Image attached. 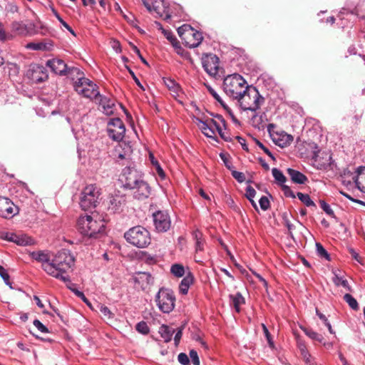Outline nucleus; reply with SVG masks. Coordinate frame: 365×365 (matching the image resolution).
Instances as JSON below:
<instances>
[{
  "mask_svg": "<svg viewBox=\"0 0 365 365\" xmlns=\"http://www.w3.org/2000/svg\"><path fill=\"white\" fill-rule=\"evenodd\" d=\"M120 180L125 188L133 190L134 198L142 200L150 196L151 188L143 180V173L136 168L125 167L122 171Z\"/></svg>",
  "mask_w": 365,
  "mask_h": 365,
  "instance_id": "1",
  "label": "nucleus"
},
{
  "mask_svg": "<svg viewBox=\"0 0 365 365\" xmlns=\"http://www.w3.org/2000/svg\"><path fill=\"white\" fill-rule=\"evenodd\" d=\"M74 264V257L68 250L58 251L51 259V264H46L45 272L50 276L61 279L63 282L71 283L66 274Z\"/></svg>",
  "mask_w": 365,
  "mask_h": 365,
  "instance_id": "2",
  "label": "nucleus"
},
{
  "mask_svg": "<svg viewBox=\"0 0 365 365\" xmlns=\"http://www.w3.org/2000/svg\"><path fill=\"white\" fill-rule=\"evenodd\" d=\"M105 221L98 215H85L79 217L77 227L79 232L89 238H97L105 230Z\"/></svg>",
  "mask_w": 365,
  "mask_h": 365,
  "instance_id": "3",
  "label": "nucleus"
},
{
  "mask_svg": "<svg viewBox=\"0 0 365 365\" xmlns=\"http://www.w3.org/2000/svg\"><path fill=\"white\" fill-rule=\"evenodd\" d=\"M245 92H242L236 99L240 108L243 110L256 111L264 103V98L262 96L256 87L248 85L245 88Z\"/></svg>",
  "mask_w": 365,
  "mask_h": 365,
  "instance_id": "4",
  "label": "nucleus"
},
{
  "mask_svg": "<svg viewBox=\"0 0 365 365\" xmlns=\"http://www.w3.org/2000/svg\"><path fill=\"white\" fill-rule=\"evenodd\" d=\"M124 237L129 244L138 248L146 247L151 242L149 231L140 225L130 228L124 233Z\"/></svg>",
  "mask_w": 365,
  "mask_h": 365,
  "instance_id": "5",
  "label": "nucleus"
},
{
  "mask_svg": "<svg viewBox=\"0 0 365 365\" xmlns=\"http://www.w3.org/2000/svg\"><path fill=\"white\" fill-rule=\"evenodd\" d=\"M248 84L244 78L238 73L227 76L223 81V88L225 93L233 99H237Z\"/></svg>",
  "mask_w": 365,
  "mask_h": 365,
  "instance_id": "6",
  "label": "nucleus"
},
{
  "mask_svg": "<svg viewBox=\"0 0 365 365\" xmlns=\"http://www.w3.org/2000/svg\"><path fill=\"white\" fill-rule=\"evenodd\" d=\"M178 34L184 44L189 48H196L202 42V33L194 29L190 25L183 24L178 29Z\"/></svg>",
  "mask_w": 365,
  "mask_h": 365,
  "instance_id": "7",
  "label": "nucleus"
},
{
  "mask_svg": "<svg viewBox=\"0 0 365 365\" xmlns=\"http://www.w3.org/2000/svg\"><path fill=\"white\" fill-rule=\"evenodd\" d=\"M100 195V188L96 185H87L81 194L79 202L81 207L84 210L95 208L98 202Z\"/></svg>",
  "mask_w": 365,
  "mask_h": 365,
  "instance_id": "8",
  "label": "nucleus"
},
{
  "mask_svg": "<svg viewBox=\"0 0 365 365\" xmlns=\"http://www.w3.org/2000/svg\"><path fill=\"white\" fill-rule=\"evenodd\" d=\"M175 296L173 290L162 287L155 296V302L159 309L166 314L171 312L175 305Z\"/></svg>",
  "mask_w": 365,
  "mask_h": 365,
  "instance_id": "9",
  "label": "nucleus"
},
{
  "mask_svg": "<svg viewBox=\"0 0 365 365\" xmlns=\"http://www.w3.org/2000/svg\"><path fill=\"white\" fill-rule=\"evenodd\" d=\"M75 91L88 98H95L99 96L98 86L85 77H79L73 84Z\"/></svg>",
  "mask_w": 365,
  "mask_h": 365,
  "instance_id": "10",
  "label": "nucleus"
},
{
  "mask_svg": "<svg viewBox=\"0 0 365 365\" xmlns=\"http://www.w3.org/2000/svg\"><path fill=\"white\" fill-rule=\"evenodd\" d=\"M107 131L112 140L120 142L125 136V127L120 118H115L109 120Z\"/></svg>",
  "mask_w": 365,
  "mask_h": 365,
  "instance_id": "11",
  "label": "nucleus"
},
{
  "mask_svg": "<svg viewBox=\"0 0 365 365\" xmlns=\"http://www.w3.org/2000/svg\"><path fill=\"white\" fill-rule=\"evenodd\" d=\"M154 225L159 232H165L171 226L170 217L166 211L158 210L153 214Z\"/></svg>",
  "mask_w": 365,
  "mask_h": 365,
  "instance_id": "12",
  "label": "nucleus"
},
{
  "mask_svg": "<svg viewBox=\"0 0 365 365\" xmlns=\"http://www.w3.org/2000/svg\"><path fill=\"white\" fill-rule=\"evenodd\" d=\"M202 67L211 76H215L218 73L220 68L219 58L212 53L206 54L202 58Z\"/></svg>",
  "mask_w": 365,
  "mask_h": 365,
  "instance_id": "13",
  "label": "nucleus"
},
{
  "mask_svg": "<svg viewBox=\"0 0 365 365\" xmlns=\"http://www.w3.org/2000/svg\"><path fill=\"white\" fill-rule=\"evenodd\" d=\"M126 195L119 191L109 198L108 210L113 213L121 212L126 205Z\"/></svg>",
  "mask_w": 365,
  "mask_h": 365,
  "instance_id": "14",
  "label": "nucleus"
},
{
  "mask_svg": "<svg viewBox=\"0 0 365 365\" xmlns=\"http://www.w3.org/2000/svg\"><path fill=\"white\" fill-rule=\"evenodd\" d=\"M26 76L34 83H41L47 80V70L43 66L34 65L27 71Z\"/></svg>",
  "mask_w": 365,
  "mask_h": 365,
  "instance_id": "15",
  "label": "nucleus"
},
{
  "mask_svg": "<svg viewBox=\"0 0 365 365\" xmlns=\"http://www.w3.org/2000/svg\"><path fill=\"white\" fill-rule=\"evenodd\" d=\"M15 205L9 198L0 197V217L11 218L17 212Z\"/></svg>",
  "mask_w": 365,
  "mask_h": 365,
  "instance_id": "16",
  "label": "nucleus"
},
{
  "mask_svg": "<svg viewBox=\"0 0 365 365\" xmlns=\"http://www.w3.org/2000/svg\"><path fill=\"white\" fill-rule=\"evenodd\" d=\"M46 66L56 74L66 76L67 65L60 58H53L46 62Z\"/></svg>",
  "mask_w": 365,
  "mask_h": 365,
  "instance_id": "17",
  "label": "nucleus"
},
{
  "mask_svg": "<svg viewBox=\"0 0 365 365\" xmlns=\"http://www.w3.org/2000/svg\"><path fill=\"white\" fill-rule=\"evenodd\" d=\"M5 240L13 242L18 245L26 246L32 243L33 240L26 235H16L14 233L6 232L3 237Z\"/></svg>",
  "mask_w": 365,
  "mask_h": 365,
  "instance_id": "18",
  "label": "nucleus"
},
{
  "mask_svg": "<svg viewBox=\"0 0 365 365\" xmlns=\"http://www.w3.org/2000/svg\"><path fill=\"white\" fill-rule=\"evenodd\" d=\"M134 282L136 284L145 290L153 283V277L148 272H138L134 277Z\"/></svg>",
  "mask_w": 365,
  "mask_h": 365,
  "instance_id": "19",
  "label": "nucleus"
},
{
  "mask_svg": "<svg viewBox=\"0 0 365 365\" xmlns=\"http://www.w3.org/2000/svg\"><path fill=\"white\" fill-rule=\"evenodd\" d=\"M293 140V136L284 131L276 132L275 135H273L272 138L273 142L281 148L289 145L292 143Z\"/></svg>",
  "mask_w": 365,
  "mask_h": 365,
  "instance_id": "20",
  "label": "nucleus"
},
{
  "mask_svg": "<svg viewBox=\"0 0 365 365\" xmlns=\"http://www.w3.org/2000/svg\"><path fill=\"white\" fill-rule=\"evenodd\" d=\"M145 6L150 11H153L158 16L162 17L165 11V2L164 0H151L150 4L143 1Z\"/></svg>",
  "mask_w": 365,
  "mask_h": 365,
  "instance_id": "21",
  "label": "nucleus"
},
{
  "mask_svg": "<svg viewBox=\"0 0 365 365\" xmlns=\"http://www.w3.org/2000/svg\"><path fill=\"white\" fill-rule=\"evenodd\" d=\"M29 255L33 259L41 263V267L44 271L46 269V264H51V257L49 253L46 251H34L30 252Z\"/></svg>",
  "mask_w": 365,
  "mask_h": 365,
  "instance_id": "22",
  "label": "nucleus"
},
{
  "mask_svg": "<svg viewBox=\"0 0 365 365\" xmlns=\"http://www.w3.org/2000/svg\"><path fill=\"white\" fill-rule=\"evenodd\" d=\"M96 100L98 102L99 105L103 108V112L109 115L113 113V107L115 106L114 101L109 98L107 96H99L96 98Z\"/></svg>",
  "mask_w": 365,
  "mask_h": 365,
  "instance_id": "23",
  "label": "nucleus"
},
{
  "mask_svg": "<svg viewBox=\"0 0 365 365\" xmlns=\"http://www.w3.org/2000/svg\"><path fill=\"white\" fill-rule=\"evenodd\" d=\"M356 175L352 177V180L356 187L365 193V167L360 166L356 169Z\"/></svg>",
  "mask_w": 365,
  "mask_h": 365,
  "instance_id": "24",
  "label": "nucleus"
},
{
  "mask_svg": "<svg viewBox=\"0 0 365 365\" xmlns=\"http://www.w3.org/2000/svg\"><path fill=\"white\" fill-rule=\"evenodd\" d=\"M196 121L197 122V125L202 133L205 136L215 139V132L213 128H210V125L207 118L202 120L197 118Z\"/></svg>",
  "mask_w": 365,
  "mask_h": 365,
  "instance_id": "25",
  "label": "nucleus"
},
{
  "mask_svg": "<svg viewBox=\"0 0 365 365\" xmlns=\"http://www.w3.org/2000/svg\"><path fill=\"white\" fill-rule=\"evenodd\" d=\"M287 173L294 183L304 184L308 180V178L305 175L297 170L288 168L287 170Z\"/></svg>",
  "mask_w": 365,
  "mask_h": 365,
  "instance_id": "26",
  "label": "nucleus"
},
{
  "mask_svg": "<svg viewBox=\"0 0 365 365\" xmlns=\"http://www.w3.org/2000/svg\"><path fill=\"white\" fill-rule=\"evenodd\" d=\"M158 332L164 341L168 343L171 341L172 336L175 333V329L171 327L163 324L159 327Z\"/></svg>",
  "mask_w": 365,
  "mask_h": 365,
  "instance_id": "27",
  "label": "nucleus"
},
{
  "mask_svg": "<svg viewBox=\"0 0 365 365\" xmlns=\"http://www.w3.org/2000/svg\"><path fill=\"white\" fill-rule=\"evenodd\" d=\"M232 300V305L237 312H240V305L245 304V300L241 293L237 292L235 295L230 296Z\"/></svg>",
  "mask_w": 365,
  "mask_h": 365,
  "instance_id": "28",
  "label": "nucleus"
},
{
  "mask_svg": "<svg viewBox=\"0 0 365 365\" xmlns=\"http://www.w3.org/2000/svg\"><path fill=\"white\" fill-rule=\"evenodd\" d=\"M207 89L209 91V93L212 96V97L217 101L220 103V105L226 110L229 112V113L230 114V115L232 116L233 120L235 122V123H239L237 120L235 119V117L233 115V114L231 112V110L229 108V107L224 103V101L222 100V98H220V96L217 94V93L212 88H211L210 86H207Z\"/></svg>",
  "mask_w": 365,
  "mask_h": 365,
  "instance_id": "29",
  "label": "nucleus"
},
{
  "mask_svg": "<svg viewBox=\"0 0 365 365\" xmlns=\"http://www.w3.org/2000/svg\"><path fill=\"white\" fill-rule=\"evenodd\" d=\"M301 329L304 334L312 340L319 341V343H322L324 341V338L322 334L314 331L312 329L302 327H301Z\"/></svg>",
  "mask_w": 365,
  "mask_h": 365,
  "instance_id": "30",
  "label": "nucleus"
},
{
  "mask_svg": "<svg viewBox=\"0 0 365 365\" xmlns=\"http://www.w3.org/2000/svg\"><path fill=\"white\" fill-rule=\"evenodd\" d=\"M272 173L276 182L281 187H282V185H284V183L287 181V178L283 174V173L276 168H272Z\"/></svg>",
  "mask_w": 365,
  "mask_h": 365,
  "instance_id": "31",
  "label": "nucleus"
},
{
  "mask_svg": "<svg viewBox=\"0 0 365 365\" xmlns=\"http://www.w3.org/2000/svg\"><path fill=\"white\" fill-rule=\"evenodd\" d=\"M159 26V29L162 30L163 34L166 37V38L172 43V45L175 47H178L179 42L177 40L175 35L172 33V31L165 30L163 29L162 25L160 24H157Z\"/></svg>",
  "mask_w": 365,
  "mask_h": 365,
  "instance_id": "32",
  "label": "nucleus"
},
{
  "mask_svg": "<svg viewBox=\"0 0 365 365\" xmlns=\"http://www.w3.org/2000/svg\"><path fill=\"white\" fill-rule=\"evenodd\" d=\"M353 176L355 175L349 169H344L340 175L342 183L346 186L351 185Z\"/></svg>",
  "mask_w": 365,
  "mask_h": 365,
  "instance_id": "33",
  "label": "nucleus"
},
{
  "mask_svg": "<svg viewBox=\"0 0 365 365\" xmlns=\"http://www.w3.org/2000/svg\"><path fill=\"white\" fill-rule=\"evenodd\" d=\"M170 272L176 277H182L185 274V267L181 264H173L170 267Z\"/></svg>",
  "mask_w": 365,
  "mask_h": 365,
  "instance_id": "34",
  "label": "nucleus"
},
{
  "mask_svg": "<svg viewBox=\"0 0 365 365\" xmlns=\"http://www.w3.org/2000/svg\"><path fill=\"white\" fill-rule=\"evenodd\" d=\"M343 298L353 310L357 311L359 309L356 299L351 294H345Z\"/></svg>",
  "mask_w": 365,
  "mask_h": 365,
  "instance_id": "35",
  "label": "nucleus"
},
{
  "mask_svg": "<svg viewBox=\"0 0 365 365\" xmlns=\"http://www.w3.org/2000/svg\"><path fill=\"white\" fill-rule=\"evenodd\" d=\"M73 79L74 76L77 77V80L79 77H84L83 73L80 70V68L77 67H68L67 66V71H66V75Z\"/></svg>",
  "mask_w": 365,
  "mask_h": 365,
  "instance_id": "36",
  "label": "nucleus"
},
{
  "mask_svg": "<svg viewBox=\"0 0 365 365\" xmlns=\"http://www.w3.org/2000/svg\"><path fill=\"white\" fill-rule=\"evenodd\" d=\"M299 200L303 202L307 207H316L315 203L310 198V196L308 194H304L302 192H297V194Z\"/></svg>",
  "mask_w": 365,
  "mask_h": 365,
  "instance_id": "37",
  "label": "nucleus"
},
{
  "mask_svg": "<svg viewBox=\"0 0 365 365\" xmlns=\"http://www.w3.org/2000/svg\"><path fill=\"white\" fill-rule=\"evenodd\" d=\"M334 276L333 277V282L335 284L336 286L338 287V286L341 285L343 287L351 291V287H350L349 282L346 279H344L341 277H339L335 272H334Z\"/></svg>",
  "mask_w": 365,
  "mask_h": 365,
  "instance_id": "38",
  "label": "nucleus"
},
{
  "mask_svg": "<svg viewBox=\"0 0 365 365\" xmlns=\"http://www.w3.org/2000/svg\"><path fill=\"white\" fill-rule=\"evenodd\" d=\"M12 29L20 35H26L28 33L26 26L20 22H14L12 24Z\"/></svg>",
  "mask_w": 365,
  "mask_h": 365,
  "instance_id": "39",
  "label": "nucleus"
},
{
  "mask_svg": "<svg viewBox=\"0 0 365 365\" xmlns=\"http://www.w3.org/2000/svg\"><path fill=\"white\" fill-rule=\"evenodd\" d=\"M26 48L34 51H44L47 49V46L43 42H31L26 46Z\"/></svg>",
  "mask_w": 365,
  "mask_h": 365,
  "instance_id": "40",
  "label": "nucleus"
},
{
  "mask_svg": "<svg viewBox=\"0 0 365 365\" xmlns=\"http://www.w3.org/2000/svg\"><path fill=\"white\" fill-rule=\"evenodd\" d=\"M250 123L253 127L258 130L263 129L262 116H259L257 114H255L250 119Z\"/></svg>",
  "mask_w": 365,
  "mask_h": 365,
  "instance_id": "41",
  "label": "nucleus"
},
{
  "mask_svg": "<svg viewBox=\"0 0 365 365\" xmlns=\"http://www.w3.org/2000/svg\"><path fill=\"white\" fill-rule=\"evenodd\" d=\"M316 248L317 254L319 257L325 258L328 261L331 260L329 254L320 243L316 244Z\"/></svg>",
  "mask_w": 365,
  "mask_h": 365,
  "instance_id": "42",
  "label": "nucleus"
},
{
  "mask_svg": "<svg viewBox=\"0 0 365 365\" xmlns=\"http://www.w3.org/2000/svg\"><path fill=\"white\" fill-rule=\"evenodd\" d=\"M135 329L140 334H148L150 331V329L147 323L144 321L138 322L135 326Z\"/></svg>",
  "mask_w": 365,
  "mask_h": 365,
  "instance_id": "43",
  "label": "nucleus"
},
{
  "mask_svg": "<svg viewBox=\"0 0 365 365\" xmlns=\"http://www.w3.org/2000/svg\"><path fill=\"white\" fill-rule=\"evenodd\" d=\"M299 349H300L301 355L302 356L305 364H309L310 362V360H312V359L311 354L307 351L305 345L301 344L299 346Z\"/></svg>",
  "mask_w": 365,
  "mask_h": 365,
  "instance_id": "44",
  "label": "nucleus"
},
{
  "mask_svg": "<svg viewBox=\"0 0 365 365\" xmlns=\"http://www.w3.org/2000/svg\"><path fill=\"white\" fill-rule=\"evenodd\" d=\"M217 131L225 141L230 142L232 140L230 133L226 130V125L225 127L222 126Z\"/></svg>",
  "mask_w": 365,
  "mask_h": 365,
  "instance_id": "45",
  "label": "nucleus"
},
{
  "mask_svg": "<svg viewBox=\"0 0 365 365\" xmlns=\"http://www.w3.org/2000/svg\"><path fill=\"white\" fill-rule=\"evenodd\" d=\"M321 208L330 217L335 218V215L329 205L327 204L324 200L319 201Z\"/></svg>",
  "mask_w": 365,
  "mask_h": 365,
  "instance_id": "46",
  "label": "nucleus"
},
{
  "mask_svg": "<svg viewBox=\"0 0 365 365\" xmlns=\"http://www.w3.org/2000/svg\"><path fill=\"white\" fill-rule=\"evenodd\" d=\"M164 83L170 91H173L175 93L178 92L179 89V86L178 83H176V82L174 80L170 78H166L164 79Z\"/></svg>",
  "mask_w": 365,
  "mask_h": 365,
  "instance_id": "47",
  "label": "nucleus"
},
{
  "mask_svg": "<svg viewBox=\"0 0 365 365\" xmlns=\"http://www.w3.org/2000/svg\"><path fill=\"white\" fill-rule=\"evenodd\" d=\"M0 276L4 279L5 284L6 285H9L11 287V282H10L9 274H8L7 270L1 265H0Z\"/></svg>",
  "mask_w": 365,
  "mask_h": 365,
  "instance_id": "48",
  "label": "nucleus"
},
{
  "mask_svg": "<svg viewBox=\"0 0 365 365\" xmlns=\"http://www.w3.org/2000/svg\"><path fill=\"white\" fill-rule=\"evenodd\" d=\"M262 328L263 332L264 334V336L267 340L269 347L273 349L274 347V341L272 339L271 334H270L267 327H266V325L262 323Z\"/></svg>",
  "mask_w": 365,
  "mask_h": 365,
  "instance_id": "49",
  "label": "nucleus"
},
{
  "mask_svg": "<svg viewBox=\"0 0 365 365\" xmlns=\"http://www.w3.org/2000/svg\"><path fill=\"white\" fill-rule=\"evenodd\" d=\"M140 259L149 264L155 263L156 262L155 257L154 256H151L147 252H141Z\"/></svg>",
  "mask_w": 365,
  "mask_h": 365,
  "instance_id": "50",
  "label": "nucleus"
},
{
  "mask_svg": "<svg viewBox=\"0 0 365 365\" xmlns=\"http://www.w3.org/2000/svg\"><path fill=\"white\" fill-rule=\"evenodd\" d=\"M194 282V276L191 272L188 271L181 281V284L190 287Z\"/></svg>",
  "mask_w": 365,
  "mask_h": 365,
  "instance_id": "51",
  "label": "nucleus"
},
{
  "mask_svg": "<svg viewBox=\"0 0 365 365\" xmlns=\"http://www.w3.org/2000/svg\"><path fill=\"white\" fill-rule=\"evenodd\" d=\"M68 287L80 299H81L86 304L90 305L91 303L89 300L86 298L83 292L78 290L77 289H73L71 287L68 286Z\"/></svg>",
  "mask_w": 365,
  "mask_h": 365,
  "instance_id": "52",
  "label": "nucleus"
},
{
  "mask_svg": "<svg viewBox=\"0 0 365 365\" xmlns=\"http://www.w3.org/2000/svg\"><path fill=\"white\" fill-rule=\"evenodd\" d=\"M260 207L262 210H267L270 207V202L267 197L262 196L259 200Z\"/></svg>",
  "mask_w": 365,
  "mask_h": 365,
  "instance_id": "53",
  "label": "nucleus"
},
{
  "mask_svg": "<svg viewBox=\"0 0 365 365\" xmlns=\"http://www.w3.org/2000/svg\"><path fill=\"white\" fill-rule=\"evenodd\" d=\"M231 173L232 177L240 183H242L245 180V175L243 173L235 170H232Z\"/></svg>",
  "mask_w": 365,
  "mask_h": 365,
  "instance_id": "54",
  "label": "nucleus"
},
{
  "mask_svg": "<svg viewBox=\"0 0 365 365\" xmlns=\"http://www.w3.org/2000/svg\"><path fill=\"white\" fill-rule=\"evenodd\" d=\"M55 16L64 28H66L71 34L76 36V34L74 31L72 29V28L66 21H63V19L60 16V15L57 12H55Z\"/></svg>",
  "mask_w": 365,
  "mask_h": 365,
  "instance_id": "55",
  "label": "nucleus"
},
{
  "mask_svg": "<svg viewBox=\"0 0 365 365\" xmlns=\"http://www.w3.org/2000/svg\"><path fill=\"white\" fill-rule=\"evenodd\" d=\"M178 360L182 365H190V361L187 355L185 353H180L178 356Z\"/></svg>",
  "mask_w": 365,
  "mask_h": 365,
  "instance_id": "56",
  "label": "nucleus"
},
{
  "mask_svg": "<svg viewBox=\"0 0 365 365\" xmlns=\"http://www.w3.org/2000/svg\"><path fill=\"white\" fill-rule=\"evenodd\" d=\"M189 355H190V360L192 362L193 365H200V359L198 357L197 352L195 350H194V349L190 350Z\"/></svg>",
  "mask_w": 365,
  "mask_h": 365,
  "instance_id": "57",
  "label": "nucleus"
},
{
  "mask_svg": "<svg viewBox=\"0 0 365 365\" xmlns=\"http://www.w3.org/2000/svg\"><path fill=\"white\" fill-rule=\"evenodd\" d=\"M33 324L35 326V327H36V329L38 331H40L41 332H42V333H48V328L45 325H43L38 319H35L33 322Z\"/></svg>",
  "mask_w": 365,
  "mask_h": 365,
  "instance_id": "58",
  "label": "nucleus"
},
{
  "mask_svg": "<svg viewBox=\"0 0 365 365\" xmlns=\"http://www.w3.org/2000/svg\"><path fill=\"white\" fill-rule=\"evenodd\" d=\"M255 141L256 144L272 160H275V158L274 157L273 154L269 151V150L265 147L263 143H262L259 140L255 139Z\"/></svg>",
  "mask_w": 365,
  "mask_h": 365,
  "instance_id": "59",
  "label": "nucleus"
},
{
  "mask_svg": "<svg viewBox=\"0 0 365 365\" xmlns=\"http://www.w3.org/2000/svg\"><path fill=\"white\" fill-rule=\"evenodd\" d=\"M220 157L221 160L223 161L226 168L231 171L233 168V166L232 165V163L229 160L228 156L226 154L221 153L220 154Z\"/></svg>",
  "mask_w": 365,
  "mask_h": 365,
  "instance_id": "60",
  "label": "nucleus"
},
{
  "mask_svg": "<svg viewBox=\"0 0 365 365\" xmlns=\"http://www.w3.org/2000/svg\"><path fill=\"white\" fill-rule=\"evenodd\" d=\"M282 189L284 194L286 197H292V198L295 197L294 193L293 192V191L291 190V188L288 185H282Z\"/></svg>",
  "mask_w": 365,
  "mask_h": 365,
  "instance_id": "61",
  "label": "nucleus"
},
{
  "mask_svg": "<svg viewBox=\"0 0 365 365\" xmlns=\"http://www.w3.org/2000/svg\"><path fill=\"white\" fill-rule=\"evenodd\" d=\"M256 195L255 190L250 185L247 186L246 188L245 196L247 199L254 198Z\"/></svg>",
  "mask_w": 365,
  "mask_h": 365,
  "instance_id": "62",
  "label": "nucleus"
},
{
  "mask_svg": "<svg viewBox=\"0 0 365 365\" xmlns=\"http://www.w3.org/2000/svg\"><path fill=\"white\" fill-rule=\"evenodd\" d=\"M100 312L105 316L108 317V318H112L113 317V314L109 309V308L106 306L101 305L100 307Z\"/></svg>",
  "mask_w": 365,
  "mask_h": 365,
  "instance_id": "63",
  "label": "nucleus"
},
{
  "mask_svg": "<svg viewBox=\"0 0 365 365\" xmlns=\"http://www.w3.org/2000/svg\"><path fill=\"white\" fill-rule=\"evenodd\" d=\"M155 170L158 176L164 180L165 178V173L158 161H155Z\"/></svg>",
  "mask_w": 365,
  "mask_h": 365,
  "instance_id": "64",
  "label": "nucleus"
}]
</instances>
